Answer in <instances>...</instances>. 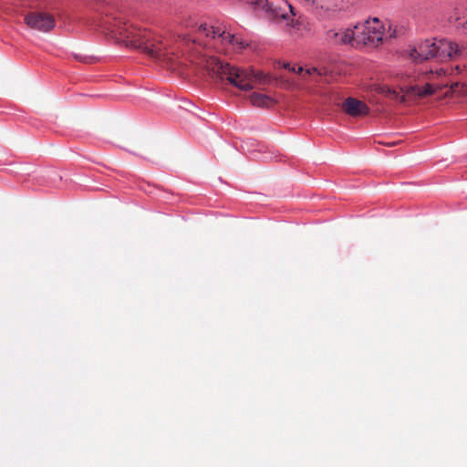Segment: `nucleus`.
Here are the masks:
<instances>
[{
	"label": "nucleus",
	"mask_w": 467,
	"mask_h": 467,
	"mask_svg": "<svg viewBox=\"0 0 467 467\" xmlns=\"http://www.w3.org/2000/svg\"><path fill=\"white\" fill-rule=\"evenodd\" d=\"M201 25L207 24L200 22L195 16L182 18V27L194 34L193 38L172 33L165 36L157 35L150 30L135 27L120 16L105 22V29L117 43L140 50L172 69L190 66L196 68V61H200L199 55L205 41L202 39L205 38V35L199 30Z\"/></svg>",
	"instance_id": "f257e3e1"
},
{
	"label": "nucleus",
	"mask_w": 467,
	"mask_h": 467,
	"mask_svg": "<svg viewBox=\"0 0 467 467\" xmlns=\"http://www.w3.org/2000/svg\"><path fill=\"white\" fill-rule=\"evenodd\" d=\"M198 67L195 68L201 73H207L212 78L221 80H227L231 85L241 90L248 91L257 85L265 83V75L263 72L248 69H241L231 66L229 63H223L214 56L209 58L203 57L196 61Z\"/></svg>",
	"instance_id": "f03ea898"
},
{
	"label": "nucleus",
	"mask_w": 467,
	"mask_h": 467,
	"mask_svg": "<svg viewBox=\"0 0 467 467\" xmlns=\"http://www.w3.org/2000/svg\"><path fill=\"white\" fill-rule=\"evenodd\" d=\"M409 57L414 62H422L431 58L443 62L467 56V44H458L447 38L425 39L410 47Z\"/></svg>",
	"instance_id": "7ed1b4c3"
},
{
	"label": "nucleus",
	"mask_w": 467,
	"mask_h": 467,
	"mask_svg": "<svg viewBox=\"0 0 467 467\" xmlns=\"http://www.w3.org/2000/svg\"><path fill=\"white\" fill-rule=\"evenodd\" d=\"M247 5L254 10H263L266 17L275 23L285 22V25L295 30L302 26L301 16L296 17L294 7L286 0H237Z\"/></svg>",
	"instance_id": "20e7f679"
},
{
	"label": "nucleus",
	"mask_w": 467,
	"mask_h": 467,
	"mask_svg": "<svg viewBox=\"0 0 467 467\" xmlns=\"http://www.w3.org/2000/svg\"><path fill=\"white\" fill-rule=\"evenodd\" d=\"M199 30L205 35V41L203 42L202 53L199 55V60L213 56L212 54V48L221 52L226 46H232L234 41H235L234 35L227 33L224 29L220 27L201 25L199 26Z\"/></svg>",
	"instance_id": "39448f33"
},
{
	"label": "nucleus",
	"mask_w": 467,
	"mask_h": 467,
	"mask_svg": "<svg viewBox=\"0 0 467 467\" xmlns=\"http://www.w3.org/2000/svg\"><path fill=\"white\" fill-rule=\"evenodd\" d=\"M356 47L367 46L376 47L384 37V26L378 18L367 20L355 26Z\"/></svg>",
	"instance_id": "423d86ee"
},
{
	"label": "nucleus",
	"mask_w": 467,
	"mask_h": 467,
	"mask_svg": "<svg viewBox=\"0 0 467 467\" xmlns=\"http://www.w3.org/2000/svg\"><path fill=\"white\" fill-rule=\"evenodd\" d=\"M436 88H435L433 85L429 84V83L425 84V86H423V87H420L418 85L407 86V87L400 88V91L403 93V95L400 96L399 93L395 89H393L386 85H382V84H374L373 85V89L376 92L384 94L385 96L389 97V99L400 100V102H405L407 99H406L407 97L423 98L426 96L432 95L435 93Z\"/></svg>",
	"instance_id": "0eeeda50"
},
{
	"label": "nucleus",
	"mask_w": 467,
	"mask_h": 467,
	"mask_svg": "<svg viewBox=\"0 0 467 467\" xmlns=\"http://www.w3.org/2000/svg\"><path fill=\"white\" fill-rule=\"evenodd\" d=\"M24 20L29 28L44 33L49 32L56 26L54 16L45 12L28 13L25 16Z\"/></svg>",
	"instance_id": "6e6552de"
},
{
	"label": "nucleus",
	"mask_w": 467,
	"mask_h": 467,
	"mask_svg": "<svg viewBox=\"0 0 467 467\" xmlns=\"http://www.w3.org/2000/svg\"><path fill=\"white\" fill-rule=\"evenodd\" d=\"M326 40L331 45H351L356 47L354 28H332L327 31Z\"/></svg>",
	"instance_id": "1a4fd4ad"
},
{
	"label": "nucleus",
	"mask_w": 467,
	"mask_h": 467,
	"mask_svg": "<svg viewBox=\"0 0 467 467\" xmlns=\"http://www.w3.org/2000/svg\"><path fill=\"white\" fill-rule=\"evenodd\" d=\"M306 7L319 14H333L340 8V0H299Z\"/></svg>",
	"instance_id": "9d476101"
},
{
	"label": "nucleus",
	"mask_w": 467,
	"mask_h": 467,
	"mask_svg": "<svg viewBox=\"0 0 467 467\" xmlns=\"http://www.w3.org/2000/svg\"><path fill=\"white\" fill-rule=\"evenodd\" d=\"M341 109L354 118L367 116L369 113V108L365 102L351 97L342 102Z\"/></svg>",
	"instance_id": "9b49d317"
},
{
	"label": "nucleus",
	"mask_w": 467,
	"mask_h": 467,
	"mask_svg": "<svg viewBox=\"0 0 467 467\" xmlns=\"http://www.w3.org/2000/svg\"><path fill=\"white\" fill-rule=\"evenodd\" d=\"M249 99L253 106L258 108H270L276 103V101L270 96L258 92H253L250 95Z\"/></svg>",
	"instance_id": "f8f14e48"
},
{
	"label": "nucleus",
	"mask_w": 467,
	"mask_h": 467,
	"mask_svg": "<svg viewBox=\"0 0 467 467\" xmlns=\"http://www.w3.org/2000/svg\"><path fill=\"white\" fill-rule=\"evenodd\" d=\"M284 67L288 69L289 71L301 74L303 78H306V76H310L314 73H317L319 76L322 75L321 69L317 67H311L304 71V68L302 67H298V68L296 69V67H291L289 63L284 64Z\"/></svg>",
	"instance_id": "ddd939ff"
},
{
	"label": "nucleus",
	"mask_w": 467,
	"mask_h": 467,
	"mask_svg": "<svg viewBox=\"0 0 467 467\" xmlns=\"http://www.w3.org/2000/svg\"><path fill=\"white\" fill-rule=\"evenodd\" d=\"M234 50L241 51L248 47V43L243 39L235 36V41L232 44Z\"/></svg>",
	"instance_id": "4468645a"
},
{
	"label": "nucleus",
	"mask_w": 467,
	"mask_h": 467,
	"mask_svg": "<svg viewBox=\"0 0 467 467\" xmlns=\"http://www.w3.org/2000/svg\"><path fill=\"white\" fill-rule=\"evenodd\" d=\"M458 26L462 27V29H467V20L466 21L459 20Z\"/></svg>",
	"instance_id": "2eb2a0df"
},
{
	"label": "nucleus",
	"mask_w": 467,
	"mask_h": 467,
	"mask_svg": "<svg viewBox=\"0 0 467 467\" xmlns=\"http://www.w3.org/2000/svg\"><path fill=\"white\" fill-rule=\"evenodd\" d=\"M396 36V29H394L391 33H389V37H395Z\"/></svg>",
	"instance_id": "dca6fc26"
},
{
	"label": "nucleus",
	"mask_w": 467,
	"mask_h": 467,
	"mask_svg": "<svg viewBox=\"0 0 467 467\" xmlns=\"http://www.w3.org/2000/svg\"><path fill=\"white\" fill-rule=\"evenodd\" d=\"M454 70L457 71L458 73H460L462 69H461L460 66H456Z\"/></svg>",
	"instance_id": "f3484780"
},
{
	"label": "nucleus",
	"mask_w": 467,
	"mask_h": 467,
	"mask_svg": "<svg viewBox=\"0 0 467 467\" xmlns=\"http://www.w3.org/2000/svg\"><path fill=\"white\" fill-rule=\"evenodd\" d=\"M395 144H396L395 142H392V143H387L386 145L392 146V145H395Z\"/></svg>",
	"instance_id": "a211bd4d"
}]
</instances>
